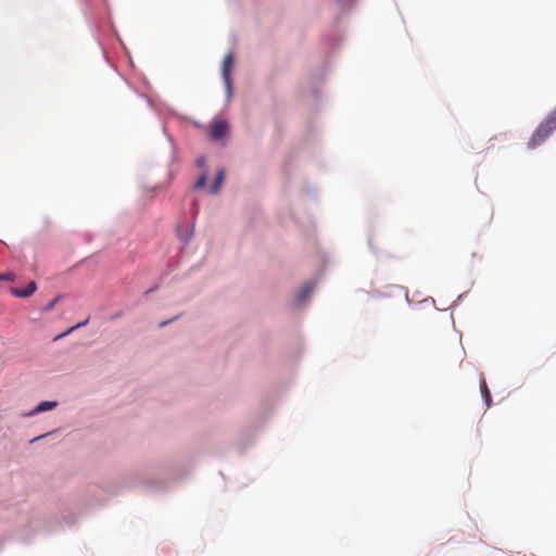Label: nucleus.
I'll return each mask as SVG.
<instances>
[{"mask_svg": "<svg viewBox=\"0 0 556 556\" xmlns=\"http://www.w3.org/2000/svg\"><path fill=\"white\" fill-rule=\"evenodd\" d=\"M556 130V108L539 124L528 141V148L541 146Z\"/></svg>", "mask_w": 556, "mask_h": 556, "instance_id": "f257e3e1", "label": "nucleus"}, {"mask_svg": "<svg viewBox=\"0 0 556 556\" xmlns=\"http://www.w3.org/2000/svg\"><path fill=\"white\" fill-rule=\"evenodd\" d=\"M227 130H228L227 123L224 121H218L212 125L210 136L214 140H219L226 135Z\"/></svg>", "mask_w": 556, "mask_h": 556, "instance_id": "f03ea898", "label": "nucleus"}, {"mask_svg": "<svg viewBox=\"0 0 556 556\" xmlns=\"http://www.w3.org/2000/svg\"><path fill=\"white\" fill-rule=\"evenodd\" d=\"M37 290L35 281H30L25 289L14 288L10 289V292L16 298H28L33 295Z\"/></svg>", "mask_w": 556, "mask_h": 556, "instance_id": "7ed1b4c3", "label": "nucleus"}, {"mask_svg": "<svg viewBox=\"0 0 556 556\" xmlns=\"http://www.w3.org/2000/svg\"><path fill=\"white\" fill-rule=\"evenodd\" d=\"M233 65V54L229 52L223 62V77L225 80V84L228 88H230V72L231 67Z\"/></svg>", "mask_w": 556, "mask_h": 556, "instance_id": "20e7f679", "label": "nucleus"}, {"mask_svg": "<svg viewBox=\"0 0 556 556\" xmlns=\"http://www.w3.org/2000/svg\"><path fill=\"white\" fill-rule=\"evenodd\" d=\"M56 405H58V403L54 402V401H43V402L39 403L35 407V409L31 413H29L28 415L33 416V415L38 414V413L51 410V409L55 408Z\"/></svg>", "mask_w": 556, "mask_h": 556, "instance_id": "39448f33", "label": "nucleus"}, {"mask_svg": "<svg viewBox=\"0 0 556 556\" xmlns=\"http://www.w3.org/2000/svg\"><path fill=\"white\" fill-rule=\"evenodd\" d=\"M224 179H225V170L222 169L217 173L216 177H215V180H214V184L212 186V189H211V192L213 194H216L218 193L223 182H224Z\"/></svg>", "mask_w": 556, "mask_h": 556, "instance_id": "423d86ee", "label": "nucleus"}, {"mask_svg": "<svg viewBox=\"0 0 556 556\" xmlns=\"http://www.w3.org/2000/svg\"><path fill=\"white\" fill-rule=\"evenodd\" d=\"M480 389H481V393H482V396L486 403V406L490 407L491 406V403H492V397H491V393L488 389V386L485 383V381H482L481 384H480Z\"/></svg>", "mask_w": 556, "mask_h": 556, "instance_id": "0eeeda50", "label": "nucleus"}, {"mask_svg": "<svg viewBox=\"0 0 556 556\" xmlns=\"http://www.w3.org/2000/svg\"><path fill=\"white\" fill-rule=\"evenodd\" d=\"M313 291V286L306 285L302 288L301 292L299 293V302H304L306 298L311 294Z\"/></svg>", "mask_w": 556, "mask_h": 556, "instance_id": "6e6552de", "label": "nucleus"}, {"mask_svg": "<svg viewBox=\"0 0 556 556\" xmlns=\"http://www.w3.org/2000/svg\"><path fill=\"white\" fill-rule=\"evenodd\" d=\"M15 278L16 276L12 271L0 274V281H14Z\"/></svg>", "mask_w": 556, "mask_h": 556, "instance_id": "1a4fd4ad", "label": "nucleus"}, {"mask_svg": "<svg viewBox=\"0 0 556 556\" xmlns=\"http://www.w3.org/2000/svg\"><path fill=\"white\" fill-rule=\"evenodd\" d=\"M206 180H207L206 175H202V176H200V177L198 178V180H197L195 185H194V188H195V189H201V188H203V187L206 185Z\"/></svg>", "mask_w": 556, "mask_h": 556, "instance_id": "9d476101", "label": "nucleus"}, {"mask_svg": "<svg viewBox=\"0 0 556 556\" xmlns=\"http://www.w3.org/2000/svg\"><path fill=\"white\" fill-rule=\"evenodd\" d=\"M87 323H88V320H86V321H84V323H79V324H77L76 326L71 327V328L66 331V333H70V332H72L74 329H77V328H79V327H81V326H85Z\"/></svg>", "mask_w": 556, "mask_h": 556, "instance_id": "9b49d317", "label": "nucleus"}, {"mask_svg": "<svg viewBox=\"0 0 556 556\" xmlns=\"http://www.w3.org/2000/svg\"><path fill=\"white\" fill-rule=\"evenodd\" d=\"M58 300H59L58 298H56V299H54V300H53V301H52V302L47 306V308H46V309H52V308H53V306L55 305V303L58 302Z\"/></svg>", "mask_w": 556, "mask_h": 556, "instance_id": "f8f14e48", "label": "nucleus"}, {"mask_svg": "<svg viewBox=\"0 0 556 556\" xmlns=\"http://www.w3.org/2000/svg\"><path fill=\"white\" fill-rule=\"evenodd\" d=\"M168 323H169V320L162 321V323L160 324V326H161V327H164V326H166Z\"/></svg>", "mask_w": 556, "mask_h": 556, "instance_id": "ddd939ff", "label": "nucleus"}, {"mask_svg": "<svg viewBox=\"0 0 556 556\" xmlns=\"http://www.w3.org/2000/svg\"><path fill=\"white\" fill-rule=\"evenodd\" d=\"M198 163H199V165H200V166H202V165L204 164V160H203V159H200V160L198 161Z\"/></svg>", "mask_w": 556, "mask_h": 556, "instance_id": "4468645a", "label": "nucleus"}]
</instances>
